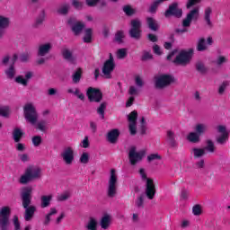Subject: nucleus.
Instances as JSON below:
<instances>
[{
  "label": "nucleus",
  "instance_id": "79ce46f5",
  "mask_svg": "<svg viewBox=\"0 0 230 230\" xmlns=\"http://www.w3.org/2000/svg\"><path fill=\"white\" fill-rule=\"evenodd\" d=\"M123 39H125V33L123 31H118L115 34L114 42L123 44Z\"/></svg>",
  "mask_w": 230,
  "mask_h": 230
},
{
  "label": "nucleus",
  "instance_id": "9b49d317",
  "mask_svg": "<svg viewBox=\"0 0 230 230\" xmlns=\"http://www.w3.org/2000/svg\"><path fill=\"white\" fill-rule=\"evenodd\" d=\"M141 20L133 19L130 21V30L128 31V35L131 39L135 40H139L141 39Z\"/></svg>",
  "mask_w": 230,
  "mask_h": 230
},
{
  "label": "nucleus",
  "instance_id": "09e8293b",
  "mask_svg": "<svg viewBox=\"0 0 230 230\" xmlns=\"http://www.w3.org/2000/svg\"><path fill=\"white\" fill-rule=\"evenodd\" d=\"M227 87H229V81L223 82L218 87V91H217L218 94L222 96V94L226 93V90L227 89Z\"/></svg>",
  "mask_w": 230,
  "mask_h": 230
},
{
  "label": "nucleus",
  "instance_id": "393cba45",
  "mask_svg": "<svg viewBox=\"0 0 230 230\" xmlns=\"http://www.w3.org/2000/svg\"><path fill=\"white\" fill-rule=\"evenodd\" d=\"M24 136V132L20 128H15L13 131V139L14 143H21V139Z\"/></svg>",
  "mask_w": 230,
  "mask_h": 230
},
{
  "label": "nucleus",
  "instance_id": "ddd939ff",
  "mask_svg": "<svg viewBox=\"0 0 230 230\" xmlns=\"http://www.w3.org/2000/svg\"><path fill=\"white\" fill-rule=\"evenodd\" d=\"M86 96L91 102L100 103L103 100V93L98 88L89 87L86 92Z\"/></svg>",
  "mask_w": 230,
  "mask_h": 230
},
{
  "label": "nucleus",
  "instance_id": "a878e982",
  "mask_svg": "<svg viewBox=\"0 0 230 230\" xmlns=\"http://www.w3.org/2000/svg\"><path fill=\"white\" fill-rule=\"evenodd\" d=\"M146 22L149 30H151L152 31H157L159 30V22H157L155 19L152 17H147Z\"/></svg>",
  "mask_w": 230,
  "mask_h": 230
},
{
  "label": "nucleus",
  "instance_id": "680f3d73",
  "mask_svg": "<svg viewBox=\"0 0 230 230\" xmlns=\"http://www.w3.org/2000/svg\"><path fill=\"white\" fill-rule=\"evenodd\" d=\"M13 225L14 226V230H21V222L19 221V217L13 216Z\"/></svg>",
  "mask_w": 230,
  "mask_h": 230
},
{
  "label": "nucleus",
  "instance_id": "2eb2a0df",
  "mask_svg": "<svg viewBox=\"0 0 230 230\" xmlns=\"http://www.w3.org/2000/svg\"><path fill=\"white\" fill-rule=\"evenodd\" d=\"M60 157L66 164L71 165L75 161V150L71 146L65 147L60 154Z\"/></svg>",
  "mask_w": 230,
  "mask_h": 230
},
{
  "label": "nucleus",
  "instance_id": "de8ad7c7",
  "mask_svg": "<svg viewBox=\"0 0 230 230\" xmlns=\"http://www.w3.org/2000/svg\"><path fill=\"white\" fill-rule=\"evenodd\" d=\"M11 58L12 57H10L9 54H6L4 57H2V58L0 59V67H6V66H8V64L10 63Z\"/></svg>",
  "mask_w": 230,
  "mask_h": 230
},
{
  "label": "nucleus",
  "instance_id": "72a5a7b5",
  "mask_svg": "<svg viewBox=\"0 0 230 230\" xmlns=\"http://www.w3.org/2000/svg\"><path fill=\"white\" fill-rule=\"evenodd\" d=\"M84 42L91 44L93 42V29L88 28L84 31V37L83 38Z\"/></svg>",
  "mask_w": 230,
  "mask_h": 230
},
{
  "label": "nucleus",
  "instance_id": "9d476101",
  "mask_svg": "<svg viewBox=\"0 0 230 230\" xmlns=\"http://www.w3.org/2000/svg\"><path fill=\"white\" fill-rule=\"evenodd\" d=\"M67 26H70L71 31L74 32V35L75 37H78V35H81L82 31L85 29V23L84 22H80L76 19L75 16H70L66 20Z\"/></svg>",
  "mask_w": 230,
  "mask_h": 230
},
{
  "label": "nucleus",
  "instance_id": "c9c22d12",
  "mask_svg": "<svg viewBox=\"0 0 230 230\" xmlns=\"http://www.w3.org/2000/svg\"><path fill=\"white\" fill-rule=\"evenodd\" d=\"M187 139L190 143H200V136L196 132L189 133Z\"/></svg>",
  "mask_w": 230,
  "mask_h": 230
},
{
  "label": "nucleus",
  "instance_id": "6ab92c4d",
  "mask_svg": "<svg viewBox=\"0 0 230 230\" xmlns=\"http://www.w3.org/2000/svg\"><path fill=\"white\" fill-rule=\"evenodd\" d=\"M116 67V63H111L109 61H105L102 66V74L105 78H112V71H114Z\"/></svg>",
  "mask_w": 230,
  "mask_h": 230
},
{
  "label": "nucleus",
  "instance_id": "20e7f679",
  "mask_svg": "<svg viewBox=\"0 0 230 230\" xmlns=\"http://www.w3.org/2000/svg\"><path fill=\"white\" fill-rule=\"evenodd\" d=\"M138 172L142 181H146V190H145L146 197H147L149 200H154L156 193L155 184H154V180L146 176V172H145L144 168H140Z\"/></svg>",
  "mask_w": 230,
  "mask_h": 230
},
{
  "label": "nucleus",
  "instance_id": "37998d69",
  "mask_svg": "<svg viewBox=\"0 0 230 230\" xmlns=\"http://www.w3.org/2000/svg\"><path fill=\"white\" fill-rule=\"evenodd\" d=\"M196 70L201 75H206V73H208V68H206V66L204 63H202V61L196 63Z\"/></svg>",
  "mask_w": 230,
  "mask_h": 230
},
{
  "label": "nucleus",
  "instance_id": "0e129e2a",
  "mask_svg": "<svg viewBox=\"0 0 230 230\" xmlns=\"http://www.w3.org/2000/svg\"><path fill=\"white\" fill-rule=\"evenodd\" d=\"M80 163L83 164H87L89 163V153H83L80 157Z\"/></svg>",
  "mask_w": 230,
  "mask_h": 230
},
{
  "label": "nucleus",
  "instance_id": "8fccbe9b",
  "mask_svg": "<svg viewBox=\"0 0 230 230\" xmlns=\"http://www.w3.org/2000/svg\"><path fill=\"white\" fill-rule=\"evenodd\" d=\"M14 82L16 84H20L21 85H23V87L28 86V80L25 79L24 76L22 75H18L17 77H15Z\"/></svg>",
  "mask_w": 230,
  "mask_h": 230
},
{
  "label": "nucleus",
  "instance_id": "bb28decb",
  "mask_svg": "<svg viewBox=\"0 0 230 230\" xmlns=\"http://www.w3.org/2000/svg\"><path fill=\"white\" fill-rule=\"evenodd\" d=\"M10 18L4 16V15H0V30H8L10 28Z\"/></svg>",
  "mask_w": 230,
  "mask_h": 230
},
{
  "label": "nucleus",
  "instance_id": "338daca9",
  "mask_svg": "<svg viewBox=\"0 0 230 230\" xmlns=\"http://www.w3.org/2000/svg\"><path fill=\"white\" fill-rule=\"evenodd\" d=\"M188 197H190V192L185 189L181 190V199L182 200H188Z\"/></svg>",
  "mask_w": 230,
  "mask_h": 230
},
{
  "label": "nucleus",
  "instance_id": "f03ea898",
  "mask_svg": "<svg viewBox=\"0 0 230 230\" xmlns=\"http://www.w3.org/2000/svg\"><path fill=\"white\" fill-rule=\"evenodd\" d=\"M23 115L28 123L40 132H48V121L45 119L39 120V112L31 103H27L23 107Z\"/></svg>",
  "mask_w": 230,
  "mask_h": 230
},
{
  "label": "nucleus",
  "instance_id": "f257e3e1",
  "mask_svg": "<svg viewBox=\"0 0 230 230\" xmlns=\"http://www.w3.org/2000/svg\"><path fill=\"white\" fill-rule=\"evenodd\" d=\"M33 187H24L22 189L20 197L22 201V206L25 209L23 214V218L25 222H31L37 213V207L31 205V199L33 198Z\"/></svg>",
  "mask_w": 230,
  "mask_h": 230
},
{
  "label": "nucleus",
  "instance_id": "e433bc0d",
  "mask_svg": "<svg viewBox=\"0 0 230 230\" xmlns=\"http://www.w3.org/2000/svg\"><path fill=\"white\" fill-rule=\"evenodd\" d=\"M192 153H193L195 159H199V158L204 157V155H206V149L194 147V148H192Z\"/></svg>",
  "mask_w": 230,
  "mask_h": 230
},
{
  "label": "nucleus",
  "instance_id": "2f4dec72",
  "mask_svg": "<svg viewBox=\"0 0 230 230\" xmlns=\"http://www.w3.org/2000/svg\"><path fill=\"white\" fill-rule=\"evenodd\" d=\"M82 68H77L74 74L72 75V82L73 84H80V80H82Z\"/></svg>",
  "mask_w": 230,
  "mask_h": 230
},
{
  "label": "nucleus",
  "instance_id": "c756f323",
  "mask_svg": "<svg viewBox=\"0 0 230 230\" xmlns=\"http://www.w3.org/2000/svg\"><path fill=\"white\" fill-rule=\"evenodd\" d=\"M41 203H40V208H49V205L51 204V200H53V196L52 195H44L41 196L40 198Z\"/></svg>",
  "mask_w": 230,
  "mask_h": 230
},
{
  "label": "nucleus",
  "instance_id": "473e14b6",
  "mask_svg": "<svg viewBox=\"0 0 230 230\" xmlns=\"http://www.w3.org/2000/svg\"><path fill=\"white\" fill-rule=\"evenodd\" d=\"M213 13V9L211 7H207L205 9L204 20L207 22L208 26H213L211 22V13Z\"/></svg>",
  "mask_w": 230,
  "mask_h": 230
},
{
  "label": "nucleus",
  "instance_id": "4be33fe9",
  "mask_svg": "<svg viewBox=\"0 0 230 230\" xmlns=\"http://www.w3.org/2000/svg\"><path fill=\"white\" fill-rule=\"evenodd\" d=\"M4 74L8 80H13L15 75H17V69H15V65L11 64L8 68L4 70Z\"/></svg>",
  "mask_w": 230,
  "mask_h": 230
},
{
  "label": "nucleus",
  "instance_id": "4d7b16f0",
  "mask_svg": "<svg viewBox=\"0 0 230 230\" xmlns=\"http://www.w3.org/2000/svg\"><path fill=\"white\" fill-rule=\"evenodd\" d=\"M30 58H31V53L30 52H23L20 55V60L22 62H30Z\"/></svg>",
  "mask_w": 230,
  "mask_h": 230
},
{
  "label": "nucleus",
  "instance_id": "ea45409f",
  "mask_svg": "<svg viewBox=\"0 0 230 230\" xmlns=\"http://www.w3.org/2000/svg\"><path fill=\"white\" fill-rule=\"evenodd\" d=\"M208 49V45H206V39L201 38L198 40L197 51H206Z\"/></svg>",
  "mask_w": 230,
  "mask_h": 230
},
{
  "label": "nucleus",
  "instance_id": "a19ab883",
  "mask_svg": "<svg viewBox=\"0 0 230 230\" xmlns=\"http://www.w3.org/2000/svg\"><path fill=\"white\" fill-rule=\"evenodd\" d=\"M195 130H196V133L199 134V136H202V135L206 134V132L208 130V125L198 124V125H196Z\"/></svg>",
  "mask_w": 230,
  "mask_h": 230
},
{
  "label": "nucleus",
  "instance_id": "864d4df0",
  "mask_svg": "<svg viewBox=\"0 0 230 230\" xmlns=\"http://www.w3.org/2000/svg\"><path fill=\"white\" fill-rule=\"evenodd\" d=\"M72 6L75 10H84V2H80V0H72Z\"/></svg>",
  "mask_w": 230,
  "mask_h": 230
},
{
  "label": "nucleus",
  "instance_id": "5fc2aeb1",
  "mask_svg": "<svg viewBox=\"0 0 230 230\" xmlns=\"http://www.w3.org/2000/svg\"><path fill=\"white\" fill-rule=\"evenodd\" d=\"M163 157L159 154H151L147 156V162L152 163V161H161Z\"/></svg>",
  "mask_w": 230,
  "mask_h": 230
},
{
  "label": "nucleus",
  "instance_id": "e2e57ef3",
  "mask_svg": "<svg viewBox=\"0 0 230 230\" xmlns=\"http://www.w3.org/2000/svg\"><path fill=\"white\" fill-rule=\"evenodd\" d=\"M192 213L195 215V217H199V215H202V208H200V205H195L192 208Z\"/></svg>",
  "mask_w": 230,
  "mask_h": 230
},
{
  "label": "nucleus",
  "instance_id": "4c0bfd02",
  "mask_svg": "<svg viewBox=\"0 0 230 230\" xmlns=\"http://www.w3.org/2000/svg\"><path fill=\"white\" fill-rule=\"evenodd\" d=\"M107 109V102H103L97 108V114L101 117L102 119H105V110Z\"/></svg>",
  "mask_w": 230,
  "mask_h": 230
},
{
  "label": "nucleus",
  "instance_id": "0eeeda50",
  "mask_svg": "<svg viewBox=\"0 0 230 230\" xmlns=\"http://www.w3.org/2000/svg\"><path fill=\"white\" fill-rule=\"evenodd\" d=\"M10 217L12 208L8 206L0 208V230H10Z\"/></svg>",
  "mask_w": 230,
  "mask_h": 230
},
{
  "label": "nucleus",
  "instance_id": "6e6552de",
  "mask_svg": "<svg viewBox=\"0 0 230 230\" xmlns=\"http://www.w3.org/2000/svg\"><path fill=\"white\" fill-rule=\"evenodd\" d=\"M118 193V175H116V170H111V176L108 181L107 195L110 199H114Z\"/></svg>",
  "mask_w": 230,
  "mask_h": 230
},
{
  "label": "nucleus",
  "instance_id": "c85d7f7f",
  "mask_svg": "<svg viewBox=\"0 0 230 230\" xmlns=\"http://www.w3.org/2000/svg\"><path fill=\"white\" fill-rule=\"evenodd\" d=\"M100 226L102 229H109V227L111 226V216L109 214H105L102 217Z\"/></svg>",
  "mask_w": 230,
  "mask_h": 230
},
{
  "label": "nucleus",
  "instance_id": "052dcab7",
  "mask_svg": "<svg viewBox=\"0 0 230 230\" xmlns=\"http://www.w3.org/2000/svg\"><path fill=\"white\" fill-rule=\"evenodd\" d=\"M32 145H34V146H40V145H42V137L34 136L32 137Z\"/></svg>",
  "mask_w": 230,
  "mask_h": 230
},
{
  "label": "nucleus",
  "instance_id": "f704fd0d",
  "mask_svg": "<svg viewBox=\"0 0 230 230\" xmlns=\"http://www.w3.org/2000/svg\"><path fill=\"white\" fill-rule=\"evenodd\" d=\"M203 149L205 150V152L207 151L210 154H215V150L217 149V147H215V143L213 142V140L208 139L206 141V146L203 147Z\"/></svg>",
  "mask_w": 230,
  "mask_h": 230
},
{
  "label": "nucleus",
  "instance_id": "cd10ccee",
  "mask_svg": "<svg viewBox=\"0 0 230 230\" xmlns=\"http://www.w3.org/2000/svg\"><path fill=\"white\" fill-rule=\"evenodd\" d=\"M122 12H124L127 17H132V15H136L137 13V10L132 8V5L130 4L123 5Z\"/></svg>",
  "mask_w": 230,
  "mask_h": 230
},
{
  "label": "nucleus",
  "instance_id": "1a4fd4ad",
  "mask_svg": "<svg viewBox=\"0 0 230 230\" xmlns=\"http://www.w3.org/2000/svg\"><path fill=\"white\" fill-rule=\"evenodd\" d=\"M146 152L145 150H140L137 152V147L136 146H133L129 148L128 151V160L131 166H136L138 163H141L143 161V157H145V155Z\"/></svg>",
  "mask_w": 230,
  "mask_h": 230
},
{
  "label": "nucleus",
  "instance_id": "69168bd1",
  "mask_svg": "<svg viewBox=\"0 0 230 230\" xmlns=\"http://www.w3.org/2000/svg\"><path fill=\"white\" fill-rule=\"evenodd\" d=\"M200 1H202V0H189L187 2L186 8L188 10H190V8H191V6H195V4H199V3H200Z\"/></svg>",
  "mask_w": 230,
  "mask_h": 230
},
{
  "label": "nucleus",
  "instance_id": "a18cd8bd",
  "mask_svg": "<svg viewBox=\"0 0 230 230\" xmlns=\"http://www.w3.org/2000/svg\"><path fill=\"white\" fill-rule=\"evenodd\" d=\"M135 205L138 209H143L145 208V194H141L135 201Z\"/></svg>",
  "mask_w": 230,
  "mask_h": 230
},
{
  "label": "nucleus",
  "instance_id": "13d9d810",
  "mask_svg": "<svg viewBox=\"0 0 230 230\" xmlns=\"http://www.w3.org/2000/svg\"><path fill=\"white\" fill-rule=\"evenodd\" d=\"M71 197V193L68 191H66L62 193L61 195L58 196V202H64L65 200H67Z\"/></svg>",
  "mask_w": 230,
  "mask_h": 230
},
{
  "label": "nucleus",
  "instance_id": "774afa93",
  "mask_svg": "<svg viewBox=\"0 0 230 230\" xmlns=\"http://www.w3.org/2000/svg\"><path fill=\"white\" fill-rule=\"evenodd\" d=\"M98 2H100V0H85L87 6H90L91 8L96 6Z\"/></svg>",
  "mask_w": 230,
  "mask_h": 230
},
{
  "label": "nucleus",
  "instance_id": "49530a36",
  "mask_svg": "<svg viewBox=\"0 0 230 230\" xmlns=\"http://www.w3.org/2000/svg\"><path fill=\"white\" fill-rule=\"evenodd\" d=\"M98 226V222L93 217H90L88 225L86 226V229L88 230H96Z\"/></svg>",
  "mask_w": 230,
  "mask_h": 230
},
{
  "label": "nucleus",
  "instance_id": "bf43d9fd",
  "mask_svg": "<svg viewBox=\"0 0 230 230\" xmlns=\"http://www.w3.org/2000/svg\"><path fill=\"white\" fill-rule=\"evenodd\" d=\"M152 58H154V56L152 55V53H150L148 51L143 52V55L141 57L142 62H146L147 60H152Z\"/></svg>",
  "mask_w": 230,
  "mask_h": 230
},
{
  "label": "nucleus",
  "instance_id": "423d86ee",
  "mask_svg": "<svg viewBox=\"0 0 230 230\" xmlns=\"http://www.w3.org/2000/svg\"><path fill=\"white\" fill-rule=\"evenodd\" d=\"M193 49H189L188 50H181L180 53L176 56L174 60L172 61L175 66H186L190 62H191V58H193Z\"/></svg>",
  "mask_w": 230,
  "mask_h": 230
},
{
  "label": "nucleus",
  "instance_id": "39448f33",
  "mask_svg": "<svg viewBox=\"0 0 230 230\" xmlns=\"http://www.w3.org/2000/svg\"><path fill=\"white\" fill-rule=\"evenodd\" d=\"M155 89H166L175 82V77L168 74H161L154 77Z\"/></svg>",
  "mask_w": 230,
  "mask_h": 230
},
{
  "label": "nucleus",
  "instance_id": "58836bf2",
  "mask_svg": "<svg viewBox=\"0 0 230 230\" xmlns=\"http://www.w3.org/2000/svg\"><path fill=\"white\" fill-rule=\"evenodd\" d=\"M164 1H168V0H155L149 7L150 13H155V12L157 11V8L159 7V4H163Z\"/></svg>",
  "mask_w": 230,
  "mask_h": 230
},
{
  "label": "nucleus",
  "instance_id": "7ed1b4c3",
  "mask_svg": "<svg viewBox=\"0 0 230 230\" xmlns=\"http://www.w3.org/2000/svg\"><path fill=\"white\" fill-rule=\"evenodd\" d=\"M42 177V169L40 167L30 165L23 175L20 178L21 184H28L31 181H38Z\"/></svg>",
  "mask_w": 230,
  "mask_h": 230
},
{
  "label": "nucleus",
  "instance_id": "f3484780",
  "mask_svg": "<svg viewBox=\"0 0 230 230\" xmlns=\"http://www.w3.org/2000/svg\"><path fill=\"white\" fill-rule=\"evenodd\" d=\"M69 12H71V4L69 2L61 3L56 9V13L63 17L69 15Z\"/></svg>",
  "mask_w": 230,
  "mask_h": 230
},
{
  "label": "nucleus",
  "instance_id": "3c124183",
  "mask_svg": "<svg viewBox=\"0 0 230 230\" xmlns=\"http://www.w3.org/2000/svg\"><path fill=\"white\" fill-rule=\"evenodd\" d=\"M0 116L8 118L10 116V106H3L0 108Z\"/></svg>",
  "mask_w": 230,
  "mask_h": 230
},
{
  "label": "nucleus",
  "instance_id": "b1692460",
  "mask_svg": "<svg viewBox=\"0 0 230 230\" xmlns=\"http://www.w3.org/2000/svg\"><path fill=\"white\" fill-rule=\"evenodd\" d=\"M45 20H46V11L41 10L40 14L38 15V17L35 20L33 28H39L40 26H42Z\"/></svg>",
  "mask_w": 230,
  "mask_h": 230
},
{
  "label": "nucleus",
  "instance_id": "c03bdc74",
  "mask_svg": "<svg viewBox=\"0 0 230 230\" xmlns=\"http://www.w3.org/2000/svg\"><path fill=\"white\" fill-rule=\"evenodd\" d=\"M229 139V133L222 134L220 137H217L216 141L218 145H226Z\"/></svg>",
  "mask_w": 230,
  "mask_h": 230
},
{
  "label": "nucleus",
  "instance_id": "603ef678",
  "mask_svg": "<svg viewBox=\"0 0 230 230\" xmlns=\"http://www.w3.org/2000/svg\"><path fill=\"white\" fill-rule=\"evenodd\" d=\"M127 58V49H119L117 50V58L119 60H123V58Z\"/></svg>",
  "mask_w": 230,
  "mask_h": 230
},
{
  "label": "nucleus",
  "instance_id": "7c9ffc66",
  "mask_svg": "<svg viewBox=\"0 0 230 230\" xmlns=\"http://www.w3.org/2000/svg\"><path fill=\"white\" fill-rule=\"evenodd\" d=\"M57 213H58L57 208H50L49 212L45 217V220L43 222L44 226H49V222H51V217H53V215H57Z\"/></svg>",
  "mask_w": 230,
  "mask_h": 230
},
{
  "label": "nucleus",
  "instance_id": "a211bd4d",
  "mask_svg": "<svg viewBox=\"0 0 230 230\" xmlns=\"http://www.w3.org/2000/svg\"><path fill=\"white\" fill-rule=\"evenodd\" d=\"M51 49H53V44L49 42L40 44L38 47L37 56L46 57V55H49Z\"/></svg>",
  "mask_w": 230,
  "mask_h": 230
},
{
  "label": "nucleus",
  "instance_id": "5701e85b",
  "mask_svg": "<svg viewBox=\"0 0 230 230\" xmlns=\"http://www.w3.org/2000/svg\"><path fill=\"white\" fill-rule=\"evenodd\" d=\"M166 141L172 148L177 146V141L175 140V132L172 130H167Z\"/></svg>",
  "mask_w": 230,
  "mask_h": 230
},
{
  "label": "nucleus",
  "instance_id": "6e6d98bb",
  "mask_svg": "<svg viewBox=\"0 0 230 230\" xmlns=\"http://www.w3.org/2000/svg\"><path fill=\"white\" fill-rule=\"evenodd\" d=\"M140 123V134L145 136L146 134V120H145V117H142Z\"/></svg>",
  "mask_w": 230,
  "mask_h": 230
},
{
  "label": "nucleus",
  "instance_id": "412c9836",
  "mask_svg": "<svg viewBox=\"0 0 230 230\" xmlns=\"http://www.w3.org/2000/svg\"><path fill=\"white\" fill-rule=\"evenodd\" d=\"M118 137H119V129L118 128L111 129L107 134V141L111 143V145H116L118 143Z\"/></svg>",
  "mask_w": 230,
  "mask_h": 230
},
{
  "label": "nucleus",
  "instance_id": "4468645a",
  "mask_svg": "<svg viewBox=\"0 0 230 230\" xmlns=\"http://www.w3.org/2000/svg\"><path fill=\"white\" fill-rule=\"evenodd\" d=\"M200 15V11L199 8H194L187 13L186 18L182 21L183 28H190L191 26V21H199V17Z\"/></svg>",
  "mask_w": 230,
  "mask_h": 230
},
{
  "label": "nucleus",
  "instance_id": "aec40b11",
  "mask_svg": "<svg viewBox=\"0 0 230 230\" xmlns=\"http://www.w3.org/2000/svg\"><path fill=\"white\" fill-rule=\"evenodd\" d=\"M61 55L64 58V60L70 62V64L76 63V58L73 56V51L71 49H69L67 48H63L61 49Z\"/></svg>",
  "mask_w": 230,
  "mask_h": 230
},
{
  "label": "nucleus",
  "instance_id": "f8f14e48",
  "mask_svg": "<svg viewBox=\"0 0 230 230\" xmlns=\"http://www.w3.org/2000/svg\"><path fill=\"white\" fill-rule=\"evenodd\" d=\"M164 17L166 19H170V17L181 19L182 17V8L179 7V3L173 2L169 4L167 10L164 12Z\"/></svg>",
  "mask_w": 230,
  "mask_h": 230
},
{
  "label": "nucleus",
  "instance_id": "dca6fc26",
  "mask_svg": "<svg viewBox=\"0 0 230 230\" xmlns=\"http://www.w3.org/2000/svg\"><path fill=\"white\" fill-rule=\"evenodd\" d=\"M128 120L129 122V133L131 136H136L137 134V129L136 125H137V111H133L131 114L128 115Z\"/></svg>",
  "mask_w": 230,
  "mask_h": 230
}]
</instances>
